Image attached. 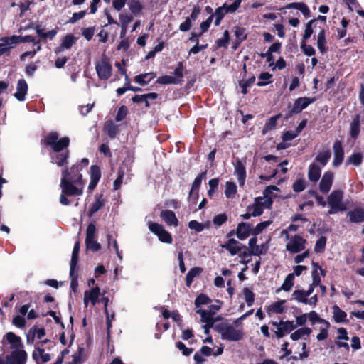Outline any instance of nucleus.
Here are the masks:
<instances>
[{"mask_svg":"<svg viewBox=\"0 0 364 364\" xmlns=\"http://www.w3.org/2000/svg\"><path fill=\"white\" fill-rule=\"evenodd\" d=\"M80 171L78 164L72 166L70 172L67 168L63 171L60 181L62 193L60 197L61 204L67 205L70 203L66 196H79L82 195L84 181L82 174L79 173Z\"/></svg>","mask_w":364,"mask_h":364,"instance_id":"1","label":"nucleus"},{"mask_svg":"<svg viewBox=\"0 0 364 364\" xmlns=\"http://www.w3.org/2000/svg\"><path fill=\"white\" fill-rule=\"evenodd\" d=\"M46 142L51 146L55 152H57V154L52 156V162L56 164L58 166H63L65 164L69 157V151L59 152L68 146L70 139L68 136L59 139V134L57 132H50L47 135Z\"/></svg>","mask_w":364,"mask_h":364,"instance_id":"2","label":"nucleus"},{"mask_svg":"<svg viewBox=\"0 0 364 364\" xmlns=\"http://www.w3.org/2000/svg\"><path fill=\"white\" fill-rule=\"evenodd\" d=\"M215 328L220 334L223 340L239 341L243 338L245 335L242 327H239L234 323L232 324L222 323L217 325Z\"/></svg>","mask_w":364,"mask_h":364,"instance_id":"3","label":"nucleus"},{"mask_svg":"<svg viewBox=\"0 0 364 364\" xmlns=\"http://www.w3.org/2000/svg\"><path fill=\"white\" fill-rule=\"evenodd\" d=\"M128 6L129 10L134 16H140L143 14L144 6L139 0H113L112 7L117 11H121L125 5Z\"/></svg>","mask_w":364,"mask_h":364,"instance_id":"4","label":"nucleus"},{"mask_svg":"<svg viewBox=\"0 0 364 364\" xmlns=\"http://www.w3.org/2000/svg\"><path fill=\"white\" fill-rule=\"evenodd\" d=\"M343 193L341 191H333L328 197L327 201L330 210L328 214H335L339 211L346 210V206L342 203Z\"/></svg>","mask_w":364,"mask_h":364,"instance_id":"5","label":"nucleus"},{"mask_svg":"<svg viewBox=\"0 0 364 364\" xmlns=\"http://www.w3.org/2000/svg\"><path fill=\"white\" fill-rule=\"evenodd\" d=\"M95 70L100 80H107L112 73V68L108 58L102 56L95 64Z\"/></svg>","mask_w":364,"mask_h":364,"instance_id":"6","label":"nucleus"},{"mask_svg":"<svg viewBox=\"0 0 364 364\" xmlns=\"http://www.w3.org/2000/svg\"><path fill=\"white\" fill-rule=\"evenodd\" d=\"M286 250L291 254H296L306 250V240L300 235H295L287 238Z\"/></svg>","mask_w":364,"mask_h":364,"instance_id":"7","label":"nucleus"},{"mask_svg":"<svg viewBox=\"0 0 364 364\" xmlns=\"http://www.w3.org/2000/svg\"><path fill=\"white\" fill-rule=\"evenodd\" d=\"M148 225L149 230L157 235L161 242L167 244L172 243L173 240L171 234L165 230L162 225L149 222Z\"/></svg>","mask_w":364,"mask_h":364,"instance_id":"8","label":"nucleus"},{"mask_svg":"<svg viewBox=\"0 0 364 364\" xmlns=\"http://www.w3.org/2000/svg\"><path fill=\"white\" fill-rule=\"evenodd\" d=\"M272 205V201L268 198L258 197L255 200L252 205L248 206L249 211H252V216H259L264 208H269Z\"/></svg>","mask_w":364,"mask_h":364,"instance_id":"9","label":"nucleus"},{"mask_svg":"<svg viewBox=\"0 0 364 364\" xmlns=\"http://www.w3.org/2000/svg\"><path fill=\"white\" fill-rule=\"evenodd\" d=\"M95 232L96 227L95 224H89L86 230L85 244L87 249L93 252L98 251L101 247L100 244L95 240Z\"/></svg>","mask_w":364,"mask_h":364,"instance_id":"10","label":"nucleus"},{"mask_svg":"<svg viewBox=\"0 0 364 364\" xmlns=\"http://www.w3.org/2000/svg\"><path fill=\"white\" fill-rule=\"evenodd\" d=\"M309 296L304 290L298 289L295 290L291 294V299L296 301L299 303L309 305L315 307L318 303V296L315 294L311 298L308 299Z\"/></svg>","mask_w":364,"mask_h":364,"instance_id":"11","label":"nucleus"},{"mask_svg":"<svg viewBox=\"0 0 364 364\" xmlns=\"http://www.w3.org/2000/svg\"><path fill=\"white\" fill-rule=\"evenodd\" d=\"M183 79V65L182 63H179L178 67L174 70L173 75H164L159 77L157 79L159 84L166 85V84H178L182 81Z\"/></svg>","mask_w":364,"mask_h":364,"instance_id":"12","label":"nucleus"},{"mask_svg":"<svg viewBox=\"0 0 364 364\" xmlns=\"http://www.w3.org/2000/svg\"><path fill=\"white\" fill-rule=\"evenodd\" d=\"M272 326L275 327L274 333L277 338H282L287 333L293 331L296 326L293 321L273 322Z\"/></svg>","mask_w":364,"mask_h":364,"instance_id":"13","label":"nucleus"},{"mask_svg":"<svg viewBox=\"0 0 364 364\" xmlns=\"http://www.w3.org/2000/svg\"><path fill=\"white\" fill-rule=\"evenodd\" d=\"M100 295V289L99 287H95L85 291L83 296L85 306L87 307L89 304H91L92 306H95L97 302Z\"/></svg>","mask_w":364,"mask_h":364,"instance_id":"14","label":"nucleus"},{"mask_svg":"<svg viewBox=\"0 0 364 364\" xmlns=\"http://www.w3.org/2000/svg\"><path fill=\"white\" fill-rule=\"evenodd\" d=\"M26 356L23 350L16 349L6 357V364H25Z\"/></svg>","mask_w":364,"mask_h":364,"instance_id":"15","label":"nucleus"},{"mask_svg":"<svg viewBox=\"0 0 364 364\" xmlns=\"http://www.w3.org/2000/svg\"><path fill=\"white\" fill-rule=\"evenodd\" d=\"M333 179L334 173L330 171H326L319 183L320 191L323 193H327L332 186Z\"/></svg>","mask_w":364,"mask_h":364,"instance_id":"16","label":"nucleus"},{"mask_svg":"<svg viewBox=\"0 0 364 364\" xmlns=\"http://www.w3.org/2000/svg\"><path fill=\"white\" fill-rule=\"evenodd\" d=\"M245 161L237 160L235 164V176L237 177L240 186H242L245 184L246 178V168L245 166Z\"/></svg>","mask_w":364,"mask_h":364,"instance_id":"17","label":"nucleus"},{"mask_svg":"<svg viewBox=\"0 0 364 364\" xmlns=\"http://www.w3.org/2000/svg\"><path fill=\"white\" fill-rule=\"evenodd\" d=\"M7 38H5V41H9L11 46H14L15 45L25 43V42H31L33 44H38V41H36L32 36L27 35L25 36L13 35L11 36H6Z\"/></svg>","mask_w":364,"mask_h":364,"instance_id":"18","label":"nucleus"},{"mask_svg":"<svg viewBox=\"0 0 364 364\" xmlns=\"http://www.w3.org/2000/svg\"><path fill=\"white\" fill-rule=\"evenodd\" d=\"M314 101V99L309 97H299L294 102L291 112L292 113H299Z\"/></svg>","mask_w":364,"mask_h":364,"instance_id":"19","label":"nucleus"},{"mask_svg":"<svg viewBox=\"0 0 364 364\" xmlns=\"http://www.w3.org/2000/svg\"><path fill=\"white\" fill-rule=\"evenodd\" d=\"M333 153L334 158L333 161V164L334 166H339L344 157V152L342 147V144L340 141H336L333 144Z\"/></svg>","mask_w":364,"mask_h":364,"instance_id":"20","label":"nucleus"},{"mask_svg":"<svg viewBox=\"0 0 364 364\" xmlns=\"http://www.w3.org/2000/svg\"><path fill=\"white\" fill-rule=\"evenodd\" d=\"M101 178V171L98 166H92L90 167V181L88 189L92 191L95 189Z\"/></svg>","mask_w":364,"mask_h":364,"instance_id":"21","label":"nucleus"},{"mask_svg":"<svg viewBox=\"0 0 364 364\" xmlns=\"http://www.w3.org/2000/svg\"><path fill=\"white\" fill-rule=\"evenodd\" d=\"M75 43V38L71 35H66L62 40L59 47L56 48L54 50L55 54L63 52L65 50L70 48Z\"/></svg>","mask_w":364,"mask_h":364,"instance_id":"22","label":"nucleus"},{"mask_svg":"<svg viewBox=\"0 0 364 364\" xmlns=\"http://www.w3.org/2000/svg\"><path fill=\"white\" fill-rule=\"evenodd\" d=\"M28 92V85L24 79L18 81L16 92L14 94L15 97L19 101H24L25 96Z\"/></svg>","mask_w":364,"mask_h":364,"instance_id":"23","label":"nucleus"},{"mask_svg":"<svg viewBox=\"0 0 364 364\" xmlns=\"http://www.w3.org/2000/svg\"><path fill=\"white\" fill-rule=\"evenodd\" d=\"M160 216L168 225L176 227L178 224V220L175 213L171 210H163L161 212Z\"/></svg>","mask_w":364,"mask_h":364,"instance_id":"24","label":"nucleus"},{"mask_svg":"<svg viewBox=\"0 0 364 364\" xmlns=\"http://www.w3.org/2000/svg\"><path fill=\"white\" fill-rule=\"evenodd\" d=\"M33 358L38 364L46 363L50 360V356L43 349L36 348L33 352Z\"/></svg>","mask_w":364,"mask_h":364,"instance_id":"25","label":"nucleus"},{"mask_svg":"<svg viewBox=\"0 0 364 364\" xmlns=\"http://www.w3.org/2000/svg\"><path fill=\"white\" fill-rule=\"evenodd\" d=\"M105 205V199L102 194H97L95 196V200L91 205L89 210V215L92 216L99 210H100Z\"/></svg>","mask_w":364,"mask_h":364,"instance_id":"26","label":"nucleus"},{"mask_svg":"<svg viewBox=\"0 0 364 364\" xmlns=\"http://www.w3.org/2000/svg\"><path fill=\"white\" fill-rule=\"evenodd\" d=\"M284 9H294L300 11L302 14L306 17L309 18L310 16V10L307 5L302 2H294L287 4L284 8Z\"/></svg>","mask_w":364,"mask_h":364,"instance_id":"27","label":"nucleus"},{"mask_svg":"<svg viewBox=\"0 0 364 364\" xmlns=\"http://www.w3.org/2000/svg\"><path fill=\"white\" fill-rule=\"evenodd\" d=\"M80 246V242L77 241L75 242L73 250L72 258H71V261H70V277H73V272H75V269L77 264Z\"/></svg>","mask_w":364,"mask_h":364,"instance_id":"28","label":"nucleus"},{"mask_svg":"<svg viewBox=\"0 0 364 364\" xmlns=\"http://www.w3.org/2000/svg\"><path fill=\"white\" fill-rule=\"evenodd\" d=\"M285 300H280L272 303L267 306V311L269 314H282L284 311Z\"/></svg>","mask_w":364,"mask_h":364,"instance_id":"29","label":"nucleus"},{"mask_svg":"<svg viewBox=\"0 0 364 364\" xmlns=\"http://www.w3.org/2000/svg\"><path fill=\"white\" fill-rule=\"evenodd\" d=\"M321 168L315 164H311L309 168L308 177L311 181L316 182L321 177Z\"/></svg>","mask_w":364,"mask_h":364,"instance_id":"30","label":"nucleus"},{"mask_svg":"<svg viewBox=\"0 0 364 364\" xmlns=\"http://www.w3.org/2000/svg\"><path fill=\"white\" fill-rule=\"evenodd\" d=\"M250 226L247 223H242L237 226V237L240 240H245L250 235Z\"/></svg>","mask_w":364,"mask_h":364,"instance_id":"31","label":"nucleus"},{"mask_svg":"<svg viewBox=\"0 0 364 364\" xmlns=\"http://www.w3.org/2000/svg\"><path fill=\"white\" fill-rule=\"evenodd\" d=\"M156 77V74L154 73H147L144 74H141L136 75L134 77V80L136 83L140 85L144 86L146 85L151 80H153Z\"/></svg>","mask_w":364,"mask_h":364,"instance_id":"32","label":"nucleus"},{"mask_svg":"<svg viewBox=\"0 0 364 364\" xmlns=\"http://www.w3.org/2000/svg\"><path fill=\"white\" fill-rule=\"evenodd\" d=\"M311 333V329L309 327H302L299 328L290 336L293 341H297L300 338L308 337Z\"/></svg>","mask_w":364,"mask_h":364,"instance_id":"33","label":"nucleus"},{"mask_svg":"<svg viewBox=\"0 0 364 364\" xmlns=\"http://www.w3.org/2000/svg\"><path fill=\"white\" fill-rule=\"evenodd\" d=\"M312 282H314V285H320L321 277L319 274H321L322 276H324L323 270L318 264L314 262L312 263Z\"/></svg>","mask_w":364,"mask_h":364,"instance_id":"34","label":"nucleus"},{"mask_svg":"<svg viewBox=\"0 0 364 364\" xmlns=\"http://www.w3.org/2000/svg\"><path fill=\"white\" fill-rule=\"evenodd\" d=\"M119 26H128V25L134 21V16L126 11H122L119 14Z\"/></svg>","mask_w":364,"mask_h":364,"instance_id":"35","label":"nucleus"},{"mask_svg":"<svg viewBox=\"0 0 364 364\" xmlns=\"http://www.w3.org/2000/svg\"><path fill=\"white\" fill-rule=\"evenodd\" d=\"M349 218L351 222L360 223L364 221V209L356 208L348 213Z\"/></svg>","mask_w":364,"mask_h":364,"instance_id":"36","label":"nucleus"},{"mask_svg":"<svg viewBox=\"0 0 364 364\" xmlns=\"http://www.w3.org/2000/svg\"><path fill=\"white\" fill-rule=\"evenodd\" d=\"M333 318L336 323H343L347 321V314L338 306H333Z\"/></svg>","mask_w":364,"mask_h":364,"instance_id":"37","label":"nucleus"},{"mask_svg":"<svg viewBox=\"0 0 364 364\" xmlns=\"http://www.w3.org/2000/svg\"><path fill=\"white\" fill-rule=\"evenodd\" d=\"M241 244L234 239L229 240L223 247L228 250L232 255L237 254L240 250Z\"/></svg>","mask_w":364,"mask_h":364,"instance_id":"38","label":"nucleus"},{"mask_svg":"<svg viewBox=\"0 0 364 364\" xmlns=\"http://www.w3.org/2000/svg\"><path fill=\"white\" fill-rule=\"evenodd\" d=\"M5 38H7L6 36L2 37L0 39V57L2 55L9 56L11 50L13 48L9 42L5 41Z\"/></svg>","mask_w":364,"mask_h":364,"instance_id":"39","label":"nucleus"},{"mask_svg":"<svg viewBox=\"0 0 364 364\" xmlns=\"http://www.w3.org/2000/svg\"><path fill=\"white\" fill-rule=\"evenodd\" d=\"M225 8H226V4H223L222 6L218 8L215 10L214 14L212 15V16H213V18H215V26H219L220 23V21L223 19V18L224 17V16L226 14H228Z\"/></svg>","mask_w":364,"mask_h":364,"instance_id":"40","label":"nucleus"},{"mask_svg":"<svg viewBox=\"0 0 364 364\" xmlns=\"http://www.w3.org/2000/svg\"><path fill=\"white\" fill-rule=\"evenodd\" d=\"M202 271L203 269L200 267H194L191 269L186 275V285L190 287L193 282V279L198 276L202 272Z\"/></svg>","mask_w":364,"mask_h":364,"instance_id":"41","label":"nucleus"},{"mask_svg":"<svg viewBox=\"0 0 364 364\" xmlns=\"http://www.w3.org/2000/svg\"><path fill=\"white\" fill-rule=\"evenodd\" d=\"M237 193V186L235 183L228 181L225 183V195L228 198H232Z\"/></svg>","mask_w":364,"mask_h":364,"instance_id":"42","label":"nucleus"},{"mask_svg":"<svg viewBox=\"0 0 364 364\" xmlns=\"http://www.w3.org/2000/svg\"><path fill=\"white\" fill-rule=\"evenodd\" d=\"M196 313L200 314L201 316V321L204 323L213 325V314L210 311H207L205 310L199 309L196 311Z\"/></svg>","mask_w":364,"mask_h":364,"instance_id":"43","label":"nucleus"},{"mask_svg":"<svg viewBox=\"0 0 364 364\" xmlns=\"http://www.w3.org/2000/svg\"><path fill=\"white\" fill-rule=\"evenodd\" d=\"M331 152L328 150H325L319 152L316 157V161L320 163L323 166H325L331 158Z\"/></svg>","mask_w":364,"mask_h":364,"instance_id":"44","label":"nucleus"},{"mask_svg":"<svg viewBox=\"0 0 364 364\" xmlns=\"http://www.w3.org/2000/svg\"><path fill=\"white\" fill-rule=\"evenodd\" d=\"M326 43L325 31L324 29H321L317 38V47L321 53L326 52Z\"/></svg>","mask_w":364,"mask_h":364,"instance_id":"45","label":"nucleus"},{"mask_svg":"<svg viewBox=\"0 0 364 364\" xmlns=\"http://www.w3.org/2000/svg\"><path fill=\"white\" fill-rule=\"evenodd\" d=\"M294 284V278L293 275H290L289 274L286 277L283 284L281 286V289L284 291H289L292 289Z\"/></svg>","mask_w":364,"mask_h":364,"instance_id":"46","label":"nucleus"},{"mask_svg":"<svg viewBox=\"0 0 364 364\" xmlns=\"http://www.w3.org/2000/svg\"><path fill=\"white\" fill-rule=\"evenodd\" d=\"M242 294L247 306H251L255 301V294L250 289L246 287L243 289Z\"/></svg>","mask_w":364,"mask_h":364,"instance_id":"47","label":"nucleus"},{"mask_svg":"<svg viewBox=\"0 0 364 364\" xmlns=\"http://www.w3.org/2000/svg\"><path fill=\"white\" fill-rule=\"evenodd\" d=\"M308 320L310 321L311 325H314L316 323L323 324L326 322V320L321 318L315 311H311L307 313Z\"/></svg>","mask_w":364,"mask_h":364,"instance_id":"48","label":"nucleus"},{"mask_svg":"<svg viewBox=\"0 0 364 364\" xmlns=\"http://www.w3.org/2000/svg\"><path fill=\"white\" fill-rule=\"evenodd\" d=\"M157 96H158V95L156 93L151 92V93L145 94V95H143L141 96L136 95L133 98V100L138 101V102L144 101L146 103V105L148 107L149 105L148 100H154L156 99Z\"/></svg>","mask_w":364,"mask_h":364,"instance_id":"49","label":"nucleus"},{"mask_svg":"<svg viewBox=\"0 0 364 364\" xmlns=\"http://www.w3.org/2000/svg\"><path fill=\"white\" fill-rule=\"evenodd\" d=\"M330 326V324L328 321L325 322L324 323L321 324L320 332L316 336V338L318 341H323L328 338V328Z\"/></svg>","mask_w":364,"mask_h":364,"instance_id":"50","label":"nucleus"},{"mask_svg":"<svg viewBox=\"0 0 364 364\" xmlns=\"http://www.w3.org/2000/svg\"><path fill=\"white\" fill-rule=\"evenodd\" d=\"M205 175H206V172L204 171V172H202L201 173H200L194 180L193 184H192V188H191V191L190 192V196L191 195H193L194 193V191L195 190H197L199 188L200 184H201V182H202V180L203 178H205Z\"/></svg>","mask_w":364,"mask_h":364,"instance_id":"51","label":"nucleus"},{"mask_svg":"<svg viewBox=\"0 0 364 364\" xmlns=\"http://www.w3.org/2000/svg\"><path fill=\"white\" fill-rule=\"evenodd\" d=\"M272 76V75L267 72L261 73L259 76V81L257 84V86L262 87L269 84Z\"/></svg>","mask_w":364,"mask_h":364,"instance_id":"52","label":"nucleus"},{"mask_svg":"<svg viewBox=\"0 0 364 364\" xmlns=\"http://www.w3.org/2000/svg\"><path fill=\"white\" fill-rule=\"evenodd\" d=\"M363 156L360 153H354L348 157L347 163L354 166H358L361 164Z\"/></svg>","mask_w":364,"mask_h":364,"instance_id":"53","label":"nucleus"},{"mask_svg":"<svg viewBox=\"0 0 364 364\" xmlns=\"http://www.w3.org/2000/svg\"><path fill=\"white\" fill-rule=\"evenodd\" d=\"M279 117H280V115L277 114L274 117H272L269 119V121L266 123V124L264 125V127L263 128L264 134L275 127L277 120L279 118Z\"/></svg>","mask_w":364,"mask_h":364,"instance_id":"54","label":"nucleus"},{"mask_svg":"<svg viewBox=\"0 0 364 364\" xmlns=\"http://www.w3.org/2000/svg\"><path fill=\"white\" fill-rule=\"evenodd\" d=\"M279 191V189L276 186H269L264 190L262 198H268L272 202L274 192Z\"/></svg>","mask_w":364,"mask_h":364,"instance_id":"55","label":"nucleus"},{"mask_svg":"<svg viewBox=\"0 0 364 364\" xmlns=\"http://www.w3.org/2000/svg\"><path fill=\"white\" fill-rule=\"evenodd\" d=\"M315 21L314 19L311 20L306 24V28L304 30V33L303 35L302 42H306L307 39L310 38L311 34L313 33L312 29V23Z\"/></svg>","mask_w":364,"mask_h":364,"instance_id":"56","label":"nucleus"},{"mask_svg":"<svg viewBox=\"0 0 364 364\" xmlns=\"http://www.w3.org/2000/svg\"><path fill=\"white\" fill-rule=\"evenodd\" d=\"M6 339L10 343L13 345L14 348H18L21 344L20 338L11 332L6 334Z\"/></svg>","mask_w":364,"mask_h":364,"instance_id":"57","label":"nucleus"},{"mask_svg":"<svg viewBox=\"0 0 364 364\" xmlns=\"http://www.w3.org/2000/svg\"><path fill=\"white\" fill-rule=\"evenodd\" d=\"M255 81V77H252L250 78H249L248 80H245V81H242L240 82V87H241V92L243 94V95H245L247 94V87H249L250 86H251Z\"/></svg>","mask_w":364,"mask_h":364,"instance_id":"58","label":"nucleus"},{"mask_svg":"<svg viewBox=\"0 0 364 364\" xmlns=\"http://www.w3.org/2000/svg\"><path fill=\"white\" fill-rule=\"evenodd\" d=\"M272 221L267 220L262 222L256 225V227L253 229V234L258 235L261 233L264 229H266L270 224Z\"/></svg>","mask_w":364,"mask_h":364,"instance_id":"59","label":"nucleus"},{"mask_svg":"<svg viewBox=\"0 0 364 364\" xmlns=\"http://www.w3.org/2000/svg\"><path fill=\"white\" fill-rule=\"evenodd\" d=\"M210 299L205 294H200L195 300V305L196 307H200L202 305L208 304Z\"/></svg>","mask_w":364,"mask_h":364,"instance_id":"60","label":"nucleus"},{"mask_svg":"<svg viewBox=\"0 0 364 364\" xmlns=\"http://www.w3.org/2000/svg\"><path fill=\"white\" fill-rule=\"evenodd\" d=\"M360 132V124L358 119L353 120L350 124V135L356 137Z\"/></svg>","mask_w":364,"mask_h":364,"instance_id":"61","label":"nucleus"},{"mask_svg":"<svg viewBox=\"0 0 364 364\" xmlns=\"http://www.w3.org/2000/svg\"><path fill=\"white\" fill-rule=\"evenodd\" d=\"M326 237H320L316 245H315V247H314V250L316 252H321L323 251L324 248H325V246H326Z\"/></svg>","mask_w":364,"mask_h":364,"instance_id":"62","label":"nucleus"},{"mask_svg":"<svg viewBox=\"0 0 364 364\" xmlns=\"http://www.w3.org/2000/svg\"><path fill=\"white\" fill-rule=\"evenodd\" d=\"M87 11H81L77 13H74L72 16V17L68 20V23H75L76 21H79L80 19H82L85 17L86 15Z\"/></svg>","mask_w":364,"mask_h":364,"instance_id":"63","label":"nucleus"},{"mask_svg":"<svg viewBox=\"0 0 364 364\" xmlns=\"http://www.w3.org/2000/svg\"><path fill=\"white\" fill-rule=\"evenodd\" d=\"M188 227L190 229L194 230L196 232H201L204 229V225L202 223L194 220L188 223Z\"/></svg>","mask_w":364,"mask_h":364,"instance_id":"64","label":"nucleus"}]
</instances>
